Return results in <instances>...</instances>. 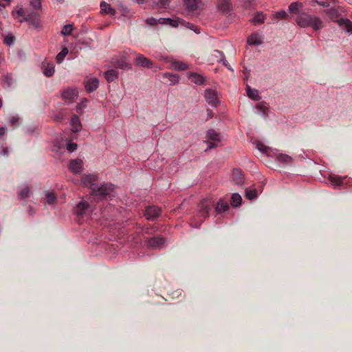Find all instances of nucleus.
<instances>
[{
    "label": "nucleus",
    "mask_w": 352,
    "mask_h": 352,
    "mask_svg": "<svg viewBox=\"0 0 352 352\" xmlns=\"http://www.w3.org/2000/svg\"><path fill=\"white\" fill-rule=\"evenodd\" d=\"M71 124L74 132H78L81 129V124L79 118L76 115H74L72 116L71 119Z\"/></svg>",
    "instance_id": "5701e85b"
},
{
    "label": "nucleus",
    "mask_w": 352,
    "mask_h": 352,
    "mask_svg": "<svg viewBox=\"0 0 352 352\" xmlns=\"http://www.w3.org/2000/svg\"><path fill=\"white\" fill-rule=\"evenodd\" d=\"M46 201L48 204H54L56 201V196L54 192H47L45 195Z\"/></svg>",
    "instance_id": "c756f323"
},
{
    "label": "nucleus",
    "mask_w": 352,
    "mask_h": 352,
    "mask_svg": "<svg viewBox=\"0 0 352 352\" xmlns=\"http://www.w3.org/2000/svg\"><path fill=\"white\" fill-rule=\"evenodd\" d=\"M337 0H316V2L323 7H329L331 4H335Z\"/></svg>",
    "instance_id": "72a5a7b5"
},
{
    "label": "nucleus",
    "mask_w": 352,
    "mask_h": 352,
    "mask_svg": "<svg viewBox=\"0 0 352 352\" xmlns=\"http://www.w3.org/2000/svg\"><path fill=\"white\" fill-rule=\"evenodd\" d=\"M214 52L216 54H218L221 56V59L217 60V61L222 63V64L225 67H228L229 69H232L228 64V62L226 60V59L225 58L224 54L220 50H214Z\"/></svg>",
    "instance_id": "7c9ffc66"
},
{
    "label": "nucleus",
    "mask_w": 352,
    "mask_h": 352,
    "mask_svg": "<svg viewBox=\"0 0 352 352\" xmlns=\"http://www.w3.org/2000/svg\"><path fill=\"white\" fill-rule=\"evenodd\" d=\"M29 13H30V12H29L28 10H25V9L22 8H19V9L16 11V14H17L19 16H23V18H24V17H25V16H26Z\"/></svg>",
    "instance_id": "c03bdc74"
},
{
    "label": "nucleus",
    "mask_w": 352,
    "mask_h": 352,
    "mask_svg": "<svg viewBox=\"0 0 352 352\" xmlns=\"http://www.w3.org/2000/svg\"><path fill=\"white\" fill-rule=\"evenodd\" d=\"M146 244L153 248H160L165 242V239L162 237H151L146 240Z\"/></svg>",
    "instance_id": "ddd939ff"
},
{
    "label": "nucleus",
    "mask_w": 352,
    "mask_h": 352,
    "mask_svg": "<svg viewBox=\"0 0 352 352\" xmlns=\"http://www.w3.org/2000/svg\"><path fill=\"white\" fill-rule=\"evenodd\" d=\"M166 75L168 76L169 80L171 82H173L174 83L175 82H178V76H175V75L170 74H167Z\"/></svg>",
    "instance_id": "603ef678"
},
{
    "label": "nucleus",
    "mask_w": 352,
    "mask_h": 352,
    "mask_svg": "<svg viewBox=\"0 0 352 352\" xmlns=\"http://www.w3.org/2000/svg\"><path fill=\"white\" fill-rule=\"evenodd\" d=\"M161 208L156 206H148L145 209L144 216L148 220H153L161 214Z\"/></svg>",
    "instance_id": "6e6552de"
},
{
    "label": "nucleus",
    "mask_w": 352,
    "mask_h": 352,
    "mask_svg": "<svg viewBox=\"0 0 352 352\" xmlns=\"http://www.w3.org/2000/svg\"><path fill=\"white\" fill-rule=\"evenodd\" d=\"M12 0H0V6L5 8L7 5H10Z\"/></svg>",
    "instance_id": "864d4df0"
},
{
    "label": "nucleus",
    "mask_w": 352,
    "mask_h": 352,
    "mask_svg": "<svg viewBox=\"0 0 352 352\" xmlns=\"http://www.w3.org/2000/svg\"><path fill=\"white\" fill-rule=\"evenodd\" d=\"M229 208V205L226 201L219 200L217 204L215 210L217 212H225Z\"/></svg>",
    "instance_id": "a878e982"
},
{
    "label": "nucleus",
    "mask_w": 352,
    "mask_h": 352,
    "mask_svg": "<svg viewBox=\"0 0 352 352\" xmlns=\"http://www.w3.org/2000/svg\"><path fill=\"white\" fill-rule=\"evenodd\" d=\"M111 16H113L115 14V10L113 8H111Z\"/></svg>",
    "instance_id": "e2e57ef3"
},
{
    "label": "nucleus",
    "mask_w": 352,
    "mask_h": 352,
    "mask_svg": "<svg viewBox=\"0 0 352 352\" xmlns=\"http://www.w3.org/2000/svg\"><path fill=\"white\" fill-rule=\"evenodd\" d=\"M265 19V16L263 12H256L254 19H252V21L254 23H264Z\"/></svg>",
    "instance_id": "473e14b6"
},
{
    "label": "nucleus",
    "mask_w": 352,
    "mask_h": 352,
    "mask_svg": "<svg viewBox=\"0 0 352 352\" xmlns=\"http://www.w3.org/2000/svg\"><path fill=\"white\" fill-rule=\"evenodd\" d=\"M81 179L85 186H89L93 189V188H94L96 186L98 177L93 174L83 175L81 177Z\"/></svg>",
    "instance_id": "2eb2a0df"
},
{
    "label": "nucleus",
    "mask_w": 352,
    "mask_h": 352,
    "mask_svg": "<svg viewBox=\"0 0 352 352\" xmlns=\"http://www.w3.org/2000/svg\"><path fill=\"white\" fill-rule=\"evenodd\" d=\"M298 25L302 28L312 27L315 30H319L324 27L322 21L318 16L306 13L300 14L296 19Z\"/></svg>",
    "instance_id": "f257e3e1"
},
{
    "label": "nucleus",
    "mask_w": 352,
    "mask_h": 352,
    "mask_svg": "<svg viewBox=\"0 0 352 352\" xmlns=\"http://www.w3.org/2000/svg\"><path fill=\"white\" fill-rule=\"evenodd\" d=\"M328 16L333 21H337L339 26L347 32L352 34V22L347 19L340 18L338 10L331 8L327 11Z\"/></svg>",
    "instance_id": "f03ea898"
},
{
    "label": "nucleus",
    "mask_w": 352,
    "mask_h": 352,
    "mask_svg": "<svg viewBox=\"0 0 352 352\" xmlns=\"http://www.w3.org/2000/svg\"><path fill=\"white\" fill-rule=\"evenodd\" d=\"M169 1L170 0H160L158 4L161 8H165L166 6L168 5Z\"/></svg>",
    "instance_id": "8fccbe9b"
},
{
    "label": "nucleus",
    "mask_w": 352,
    "mask_h": 352,
    "mask_svg": "<svg viewBox=\"0 0 352 352\" xmlns=\"http://www.w3.org/2000/svg\"><path fill=\"white\" fill-rule=\"evenodd\" d=\"M93 194L98 197L100 199H103L105 196L109 195L110 187L108 184H103L99 187H94L92 189Z\"/></svg>",
    "instance_id": "9d476101"
},
{
    "label": "nucleus",
    "mask_w": 352,
    "mask_h": 352,
    "mask_svg": "<svg viewBox=\"0 0 352 352\" xmlns=\"http://www.w3.org/2000/svg\"><path fill=\"white\" fill-rule=\"evenodd\" d=\"M213 206V201L209 199H203L199 205V213L204 218L209 216V212Z\"/></svg>",
    "instance_id": "20e7f679"
},
{
    "label": "nucleus",
    "mask_w": 352,
    "mask_h": 352,
    "mask_svg": "<svg viewBox=\"0 0 352 352\" xmlns=\"http://www.w3.org/2000/svg\"><path fill=\"white\" fill-rule=\"evenodd\" d=\"M257 191L256 189H246L245 197L248 199H252L256 197Z\"/></svg>",
    "instance_id": "f704fd0d"
},
{
    "label": "nucleus",
    "mask_w": 352,
    "mask_h": 352,
    "mask_svg": "<svg viewBox=\"0 0 352 352\" xmlns=\"http://www.w3.org/2000/svg\"><path fill=\"white\" fill-rule=\"evenodd\" d=\"M104 77L107 82H110V72L109 70L104 72Z\"/></svg>",
    "instance_id": "4d7b16f0"
},
{
    "label": "nucleus",
    "mask_w": 352,
    "mask_h": 352,
    "mask_svg": "<svg viewBox=\"0 0 352 352\" xmlns=\"http://www.w3.org/2000/svg\"><path fill=\"white\" fill-rule=\"evenodd\" d=\"M89 207L90 206L88 202L84 201H80L76 205L74 209L75 213L79 218H82L89 209Z\"/></svg>",
    "instance_id": "f8f14e48"
},
{
    "label": "nucleus",
    "mask_w": 352,
    "mask_h": 352,
    "mask_svg": "<svg viewBox=\"0 0 352 352\" xmlns=\"http://www.w3.org/2000/svg\"><path fill=\"white\" fill-rule=\"evenodd\" d=\"M205 98L206 101L212 107H216L219 104L217 96V92L212 89H206L205 90Z\"/></svg>",
    "instance_id": "1a4fd4ad"
},
{
    "label": "nucleus",
    "mask_w": 352,
    "mask_h": 352,
    "mask_svg": "<svg viewBox=\"0 0 352 352\" xmlns=\"http://www.w3.org/2000/svg\"><path fill=\"white\" fill-rule=\"evenodd\" d=\"M6 133V129L3 127H0V137L3 136Z\"/></svg>",
    "instance_id": "13d9d810"
},
{
    "label": "nucleus",
    "mask_w": 352,
    "mask_h": 352,
    "mask_svg": "<svg viewBox=\"0 0 352 352\" xmlns=\"http://www.w3.org/2000/svg\"><path fill=\"white\" fill-rule=\"evenodd\" d=\"M72 30H73V25L67 24V25H64V27L63 28L61 34L65 36H67V35L71 34Z\"/></svg>",
    "instance_id": "c9c22d12"
},
{
    "label": "nucleus",
    "mask_w": 352,
    "mask_h": 352,
    "mask_svg": "<svg viewBox=\"0 0 352 352\" xmlns=\"http://www.w3.org/2000/svg\"><path fill=\"white\" fill-rule=\"evenodd\" d=\"M43 74L47 77L52 76L54 73V65L52 63H43Z\"/></svg>",
    "instance_id": "412c9836"
},
{
    "label": "nucleus",
    "mask_w": 352,
    "mask_h": 352,
    "mask_svg": "<svg viewBox=\"0 0 352 352\" xmlns=\"http://www.w3.org/2000/svg\"><path fill=\"white\" fill-rule=\"evenodd\" d=\"M18 122H19L18 117L13 116L10 120V123L11 126H12L14 127H15L16 126Z\"/></svg>",
    "instance_id": "09e8293b"
},
{
    "label": "nucleus",
    "mask_w": 352,
    "mask_h": 352,
    "mask_svg": "<svg viewBox=\"0 0 352 352\" xmlns=\"http://www.w3.org/2000/svg\"><path fill=\"white\" fill-rule=\"evenodd\" d=\"M186 8L191 12L201 9L203 3L201 0H184Z\"/></svg>",
    "instance_id": "4468645a"
},
{
    "label": "nucleus",
    "mask_w": 352,
    "mask_h": 352,
    "mask_svg": "<svg viewBox=\"0 0 352 352\" xmlns=\"http://www.w3.org/2000/svg\"><path fill=\"white\" fill-rule=\"evenodd\" d=\"M160 20H162V21H169V22L171 21V20L170 19H160L159 21H160Z\"/></svg>",
    "instance_id": "680f3d73"
},
{
    "label": "nucleus",
    "mask_w": 352,
    "mask_h": 352,
    "mask_svg": "<svg viewBox=\"0 0 352 352\" xmlns=\"http://www.w3.org/2000/svg\"><path fill=\"white\" fill-rule=\"evenodd\" d=\"M214 56L215 57H217V58H219V60L221 59V56L218 54H216L214 52Z\"/></svg>",
    "instance_id": "052dcab7"
},
{
    "label": "nucleus",
    "mask_w": 352,
    "mask_h": 352,
    "mask_svg": "<svg viewBox=\"0 0 352 352\" xmlns=\"http://www.w3.org/2000/svg\"><path fill=\"white\" fill-rule=\"evenodd\" d=\"M118 72L114 69H111V81L113 80L115 78H118Z\"/></svg>",
    "instance_id": "6e6d98bb"
},
{
    "label": "nucleus",
    "mask_w": 352,
    "mask_h": 352,
    "mask_svg": "<svg viewBox=\"0 0 352 352\" xmlns=\"http://www.w3.org/2000/svg\"><path fill=\"white\" fill-rule=\"evenodd\" d=\"M329 179L333 184L337 186L342 184L343 180L342 177L336 175L331 176Z\"/></svg>",
    "instance_id": "e433bc0d"
},
{
    "label": "nucleus",
    "mask_w": 352,
    "mask_h": 352,
    "mask_svg": "<svg viewBox=\"0 0 352 352\" xmlns=\"http://www.w3.org/2000/svg\"><path fill=\"white\" fill-rule=\"evenodd\" d=\"M23 21L28 22L30 25L36 29H40L42 27L40 21L39 14L36 12H30L23 18V20H19L20 23H23Z\"/></svg>",
    "instance_id": "423d86ee"
},
{
    "label": "nucleus",
    "mask_w": 352,
    "mask_h": 352,
    "mask_svg": "<svg viewBox=\"0 0 352 352\" xmlns=\"http://www.w3.org/2000/svg\"><path fill=\"white\" fill-rule=\"evenodd\" d=\"M100 9H101V10H100L101 13H106V14L110 13V6L105 1H102L100 3Z\"/></svg>",
    "instance_id": "4c0bfd02"
},
{
    "label": "nucleus",
    "mask_w": 352,
    "mask_h": 352,
    "mask_svg": "<svg viewBox=\"0 0 352 352\" xmlns=\"http://www.w3.org/2000/svg\"><path fill=\"white\" fill-rule=\"evenodd\" d=\"M146 23H148L151 25H155L157 23V20L153 17H151L146 20Z\"/></svg>",
    "instance_id": "3c124183"
},
{
    "label": "nucleus",
    "mask_w": 352,
    "mask_h": 352,
    "mask_svg": "<svg viewBox=\"0 0 352 352\" xmlns=\"http://www.w3.org/2000/svg\"><path fill=\"white\" fill-rule=\"evenodd\" d=\"M139 4L144 3L145 0H135Z\"/></svg>",
    "instance_id": "bf43d9fd"
},
{
    "label": "nucleus",
    "mask_w": 352,
    "mask_h": 352,
    "mask_svg": "<svg viewBox=\"0 0 352 352\" xmlns=\"http://www.w3.org/2000/svg\"><path fill=\"white\" fill-rule=\"evenodd\" d=\"M130 50H126L122 52L119 57L111 59V66L121 69L129 68V60L131 58Z\"/></svg>",
    "instance_id": "7ed1b4c3"
},
{
    "label": "nucleus",
    "mask_w": 352,
    "mask_h": 352,
    "mask_svg": "<svg viewBox=\"0 0 352 352\" xmlns=\"http://www.w3.org/2000/svg\"><path fill=\"white\" fill-rule=\"evenodd\" d=\"M256 109L263 113H265L267 107L265 105L263 102H259L256 104Z\"/></svg>",
    "instance_id": "a18cd8bd"
},
{
    "label": "nucleus",
    "mask_w": 352,
    "mask_h": 352,
    "mask_svg": "<svg viewBox=\"0 0 352 352\" xmlns=\"http://www.w3.org/2000/svg\"><path fill=\"white\" fill-rule=\"evenodd\" d=\"M241 201H242V198L239 194L234 193L232 195L230 204L232 206H234V207L239 206V205H241Z\"/></svg>",
    "instance_id": "bb28decb"
},
{
    "label": "nucleus",
    "mask_w": 352,
    "mask_h": 352,
    "mask_svg": "<svg viewBox=\"0 0 352 352\" xmlns=\"http://www.w3.org/2000/svg\"><path fill=\"white\" fill-rule=\"evenodd\" d=\"M30 5L35 9H39L41 7V0H30Z\"/></svg>",
    "instance_id": "a19ab883"
},
{
    "label": "nucleus",
    "mask_w": 352,
    "mask_h": 352,
    "mask_svg": "<svg viewBox=\"0 0 352 352\" xmlns=\"http://www.w3.org/2000/svg\"><path fill=\"white\" fill-rule=\"evenodd\" d=\"M275 16L277 19H286L287 17V14L286 13L285 11L281 10V11L277 12L275 14Z\"/></svg>",
    "instance_id": "79ce46f5"
},
{
    "label": "nucleus",
    "mask_w": 352,
    "mask_h": 352,
    "mask_svg": "<svg viewBox=\"0 0 352 352\" xmlns=\"http://www.w3.org/2000/svg\"><path fill=\"white\" fill-rule=\"evenodd\" d=\"M14 41V36L12 34H8L4 38V43L10 45L13 43Z\"/></svg>",
    "instance_id": "ea45409f"
},
{
    "label": "nucleus",
    "mask_w": 352,
    "mask_h": 352,
    "mask_svg": "<svg viewBox=\"0 0 352 352\" xmlns=\"http://www.w3.org/2000/svg\"><path fill=\"white\" fill-rule=\"evenodd\" d=\"M278 158L279 161L287 164H289L292 162V157L287 155L280 154L278 155Z\"/></svg>",
    "instance_id": "58836bf2"
},
{
    "label": "nucleus",
    "mask_w": 352,
    "mask_h": 352,
    "mask_svg": "<svg viewBox=\"0 0 352 352\" xmlns=\"http://www.w3.org/2000/svg\"><path fill=\"white\" fill-rule=\"evenodd\" d=\"M68 54L67 47H63L62 50L56 55V60L58 63H60Z\"/></svg>",
    "instance_id": "c85d7f7f"
},
{
    "label": "nucleus",
    "mask_w": 352,
    "mask_h": 352,
    "mask_svg": "<svg viewBox=\"0 0 352 352\" xmlns=\"http://www.w3.org/2000/svg\"><path fill=\"white\" fill-rule=\"evenodd\" d=\"M256 148L263 153H267V147L261 142L257 143Z\"/></svg>",
    "instance_id": "37998d69"
},
{
    "label": "nucleus",
    "mask_w": 352,
    "mask_h": 352,
    "mask_svg": "<svg viewBox=\"0 0 352 352\" xmlns=\"http://www.w3.org/2000/svg\"><path fill=\"white\" fill-rule=\"evenodd\" d=\"M135 60L137 64L142 67L147 68L152 67L153 62L146 57L144 56L142 54L136 55Z\"/></svg>",
    "instance_id": "f3484780"
},
{
    "label": "nucleus",
    "mask_w": 352,
    "mask_h": 352,
    "mask_svg": "<svg viewBox=\"0 0 352 352\" xmlns=\"http://www.w3.org/2000/svg\"><path fill=\"white\" fill-rule=\"evenodd\" d=\"M302 6V3L300 2H293L289 6V11L291 13H295L298 11L299 8Z\"/></svg>",
    "instance_id": "2f4dec72"
},
{
    "label": "nucleus",
    "mask_w": 352,
    "mask_h": 352,
    "mask_svg": "<svg viewBox=\"0 0 352 352\" xmlns=\"http://www.w3.org/2000/svg\"><path fill=\"white\" fill-rule=\"evenodd\" d=\"M78 96V91L74 88L64 89L61 94V98L67 103L74 102Z\"/></svg>",
    "instance_id": "0eeeda50"
},
{
    "label": "nucleus",
    "mask_w": 352,
    "mask_h": 352,
    "mask_svg": "<svg viewBox=\"0 0 352 352\" xmlns=\"http://www.w3.org/2000/svg\"><path fill=\"white\" fill-rule=\"evenodd\" d=\"M1 155L3 156H8L9 155V150L8 147H3L2 148V151L1 152Z\"/></svg>",
    "instance_id": "5fc2aeb1"
},
{
    "label": "nucleus",
    "mask_w": 352,
    "mask_h": 352,
    "mask_svg": "<svg viewBox=\"0 0 352 352\" xmlns=\"http://www.w3.org/2000/svg\"><path fill=\"white\" fill-rule=\"evenodd\" d=\"M63 117H64L63 113L60 111L54 116L53 119L54 121L60 122L63 119Z\"/></svg>",
    "instance_id": "49530a36"
},
{
    "label": "nucleus",
    "mask_w": 352,
    "mask_h": 352,
    "mask_svg": "<svg viewBox=\"0 0 352 352\" xmlns=\"http://www.w3.org/2000/svg\"><path fill=\"white\" fill-rule=\"evenodd\" d=\"M84 85L87 91L93 92L98 87L99 80L97 78H86Z\"/></svg>",
    "instance_id": "9b49d317"
},
{
    "label": "nucleus",
    "mask_w": 352,
    "mask_h": 352,
    "mask_svg": "<svg viewBox=\"0 0 352 352\" xmlns=\"http://www.w3.org/2000/svg\"><path fill=\"white\" fill-rule=\"evenodd\" d=\"M77 148V144L76 143H69L67 145V149L69 152H74Z\"/></svg>",
    "instance_id": "de8ad7c7"
},
{
    "label": "nucleus",
    "mask_w": 352,
    "mask_h": 352,
    "mask_svg": "<svg viewBox=\"0 0 352 352\" xmlns=\"http://www.w3.org/2000/svg\"><path fill=\"white\" fill-rule=\"evenodd\" d=\"M247 94L250 98L257 101L259 100L261 97L259 96L258 91L256 89H251L250 86H247Z\"/></svg>",
    "instance_id": "393cba45"
},
{
    "label": "nucleus",
    "mask_w": 352,
    "mask_h": 352,
    "mask_svg": "<svg viewBox=\"0 0 352 352\" xmlns=\"http://www.w3.org/2000/svg\"><path fill=\"white\" fill-rule=\"evenodd\" d=\"M188 78L191 80V82L197 85H202L204 83L205 81V78H204V76L197 73H190Z\"/></svg>",
    "instance_id": "aec40b11"
},
{
    "label": "nucleus",
    "mask_w": 352,
    "mask_h": 352,
    "mask_svg": "<svg viewBox=\"0 0 352 352\" xmlns=\"http://www.w3.org/2000/svg\"><path fill=\"white\" fill-rule=\"evenodd\" d=\"M206 138L208 139V148H212L218 146L220 142V135L214 129H210L207 131Z\"/></svg>",
    "instance_id": "39448f33"
},
{
    "label": "nucleus",
    "mask_w": 352,
    "mask_h": 352,
    "mask_svg": "<svg viewBox=\"0 0 352 352\" xmlns=\"http://www.w3.org/2000/svg\"><path fill=\"white\" fill-rule=\"evenodd\" d=\"M232 178L234 183L237 185H242L244 182L243 173L240 169L235 168L233 170Z\"/></svg>",
    "instance_id": "a211bd4d"
},
{
    "label": "nucleus",
    "mask_w": 352,
    "mask_h": 352,
    "mask_svg": "<svg viewBox=\"0 0 352 352\" xmlns=\"http://www.w3.org/2000/svg\"><path fill=\"white\" fill-rule=\"evenodd\" d=\"M83 162L81 160H72L69 162V169L74 173H80L82 170Z\"/></svg>",
    "instance_id": "dca6fc26"
},
{
    "label": "nucleus",
    "mask_w": 352,
    "mask_h": 352,
    "mask_svg": "<svg viewBox=\"0 0 352 352\" xmlns=\"http://www.w3.org/2000/svg\"><path fill=\"white\" fill-rule=\"evenodd\" d=\"M30 188L28 186H24L20 189L18 192L19 197L21 199H25L29 197Z\"/></svg>",
    "instance_id": "cd10ccee"
},
{
    "label": "nucleus",
    "mask_w": 352,
    "mask_h": 352,
    "mask_svg": "<svg viewBox=\"0 0 352 352\" xmlns=\"http://www.w3.org/2000/svg\"><path fill=\"white\" fill-rule=\"evenodd\" d=\"M171 67L177 70L183 71L188 69V65L186 63L177 61V60H171Z\"/></svg>",
    "instance_id": "b1692460"
},
{
    "label": "nucleus",
    "mask_w": 352,
    "mask_h": 352,
    "mask_svg": "<svg viewBox=\"0 0 352 352\" xmlns=\"http://www.w3.org/2000/svg\"><path fill=\"white\" fill-rule=\"evenodd\" d=\"M217 7L221 11L228 12L230 10L231 4L228 0H219Z\"/></svg>",
    "instance_id": "4be33fe9"
},
{
    "label": "nucleus",
    "mask_w": 352,
    "mask_h": 352,
    "mask_svg": "<svg viewBox=\"0 0 352 352\" xmlns=\"http://www.w3.org/2000/svg\"><path fill=\"white\" fill-rule=\"evenodd\" d=\"M247 42L250 45H258L262 44L263 41L261 36L258 33L254 32L248 38Z\"/></svg>",
    "instance_id": "6ab92c4d"
}]
</instances>
